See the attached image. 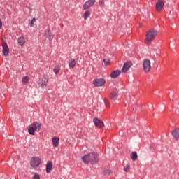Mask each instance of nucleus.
<instances>
[{"instance_id": "20e7f679", "label": "nucleus", "mask_w": 179, "mask_h": 179, "mask_svg": "<svg viewBox=\"0 0 179 179\" xmlns=\"http://www.w3.org/2000/svg\"><path fill=\"white\" fill-rule=\"evenodd\" d=\"M30 164L31 167H38L41 164V159L38 157H33L31 158Z\"/></svg>"}, {"instance_id": "2f4dec72", "label": "nucleus", "mask_w": 179, "mask_h": 179, "mask_svg": "<svg viewBox=\"0 0 179 179\" xmlns=\"http://www.w3.org/2000/svg\"><path fill=\"white\" fill-rule=\"evenodd\" d=\"M103 62L105 65H107V64H110V59H104Z\"/></svg>"}, {"instance_id": "7c9ffc66", "label": "nucleus", "mask_w": 179, "mask_h": 179, "mask_svg": "<svg viewBox=\"0 0 179 179\" xmlns=\"http://www.w3.org/2000/svg\"><path fill=\"white\" fill-rule=\"evenodd\" d=\"M99 6H101V8H103V6H104V0H100L99 1Z\"/></svg>"}, {"instance_id": "4468645a", "label": "nucleus", "mask_w": 179, "mask_h": 179, "mask_svg": "<svg viewBox=\"0 0 179 179\" xmlns=\"http://www.w3.org/2000/svg\"><path fill=\"white\" fill-rule=\"evenodd\" d=\"M172 136H173V138H175V139H176V141H178L179 139V128H176L175 129H173L171 132Z\"/></svg>"}, {"instance_id": "2eb2a0df", "label": "nucleus", "mask_w": 179, "mask_h": 179, "mask_svg": "<svg viewBox=\"0 0 179 179\" xmlns=\"http://www.w3.org/2000/svg\"><path fill=\"white\" fill-rule=\"evenodd\" d=\"M52 170V162L48 161L46 164V173H50Z\"/></svg>"}, {"instance_id": "c756f323", "label": "nucleus", "mask_w": 179, "mask_h": 179, "mask_svg": "<svg viewBox=\"0 0 179 179\" xmlns=\"http://www.w3.org/2000/svg\"><path fill=\"white\" fill-rule=\"evenodd\" d=\"M33 179H40V175L38 173H35L33 176Z\"/></svg>"}, {"instance_id": "f704fd0d", "label": "nucleus", "mask_w": 179, "mask_h": 179, "mask_svg": "<svg viewBox=\"0 0 179 179\" xmlns=\"http://www.w3.org/2000/svg\"><path fill=\"white\" fill-rule=\"evenodd\" d=\"M150 149H153V147H152V146H150Z\"/></svg>"}, {"instance_id": "f3484780", "label": "nucleus", "mask_w": 179, "mask_h": 179, "mask_svg": "<svg viewBox=\"0 0 179 179\" xmlns=\"http://www.w3.org/2000/svg\"><path fill=\"white\" fill-rule=\"evenodd\" d=\"M110 100H113L114 101H115V100L118 99V92H112L110 95Z\"/></svg>"}, {"instance_id": "7ed1b4c3", "label": "nucleus", "mask_w": 179, "mask_h": 179, "mask_svg": "<svg viewBox=\"0 0 179 179\" xmlns=\"http://www.w3.org/2000/svg\"><path fill=\"white\" fill-rule=\"evenodd\" d=\"M152 66H150V60L149 59H145L143 62V69L145 73H149Z\"/></svg>"}, {"instance_id": "9b49d317", "label": "nucleus", "mask_w": 179, "mask_h": 179, "mask_svg": "<svg viewBox=\"0 0 179 179\" xmlns=\"http://www.w3.org/2000/svg\"><path fill=\"white\" fill-rule=\"evenodd\" d=\"M131 66H132V62L131 61L124 62L123 67L122 69V72H127L129 68H131Z\"/></svg>"}, {"instance_id": "5701e85b", "label": "nucleus", "mask_w": 179, "mask_h": 179, "mask_svg": "<svg viewBox=\"0 0 179 179\" xmlns=\"http://www.w3.org/2000/svg\"><path fill=\"white\" fill-rule=\"evenodd\" d=\"M22 83L23 85H27L29 83V76H24L22 79Z\"/></svg>"}, {"instance_id": "412c9836", "label": "nucleus", "mask_w": 179, "mask_h": 179, "mask_svg": "<svg viewBox=\"0 0 179 179\" xmlns=\"http://www.w3.org/2000/svg\"><path fill=\"white\" fill-rule=\"evenodd\" d=\"M27 129H28V132H29V135H35L36 134V130L31 126H29Z\"/></svg>"}, {"instance_id": "f257e3e1", "label": "nucleus", "mask_w": 179, "mask_h": 179, "mask_svg": "<svg viewBox=\"0 0 179 179\" xmlns=\"http://www.w3.org/2000/svg\"><path fill=\"white\" fill-rule=\"evenodd\" d=\"M82 160L84 162L85 164H89V163L97 164L100 160V155L95 152H90L82 157Z\"/></svg>"}, {"instance_id": "cd10ccee", "label": "nucleus", "mask_w": 179, "mask_h": 179, "mask_svg": "<svg viewBox=\"0 0 179 179\" xmlns=\"http://www.w3.org/2000/svg\"><path fill=\"white\" fill-rule=\"evenodd\" d=\"M103 173H104L105 176L107 175V174H108V176H110V174H113V171L110 169L105 170L103 171Z\"/></svg>"}, {"instance_id": "0eeeda50", "label": "nucleus", "mask_w": 179, "mask_h": 179, "mask_svg": "<svg viewBox=\"0 0 179 179\" xmlns=\"http://www.w3.org/2000/svg\"><path fill=\"white\" fill-rule=\"evenodd\" d=\"M93 122L97 128H99L100 129H101V128H104V122L100 120V119L94 117L93 119Z\"/></svg>"}, {"instance_id": "f8f14e48", "label": "nucleus", "mask_w": 179, "mask_h": 179, "mask_svg": "<svg viewBox=\"0 0 179 179\" xmlns=\"http://www.w3.org/2000/svg\"><path fill=\"white\" fill-rule=\"evenodd\" d=\"M31 126L36 132H40V129H41V123L38 122H34L31 124Z\"/></svg>"}, {"instance_id": "473e14b6", "label": "nucleus", "mask_w": 179, "mask_h": 179, "mask_svg": "<svg viewBox=\"0 0 179 179\" xmlns=\"http://www.w3.org/2000/svg\"><path fill=\"white\" fill-rule=\"evenodd\" d=\"M0 29H2V21L0 20Z\"/></svg>"}, {"instance_id": "dca6fc26", "label": "nucleus", "mask_w": 179, "mask_h": 179, "mask_svg": "<svg viewBox=\"0 0 179 179\" xmlns=\"http://www.w3.org/2000/svg\"><path fill=\"white\" fill-rule=\"evenodd\" d=\"M52 143H53V146H55V148H58V146H59V138L53 137L52 138Z\"/></svg>"}, {"instance_id": "ddd939ff", "label": "nucleus", "mask_w": 179, "mask_h": 179, "mask_svg": "<svg viewBox=\"0 0 179 179\" xmlns=\"http://www.w3.org/2000/svg\"><path fill=\"white\" fill-rule=\"evenodd\" d=\"M120 75H121V70H115L110 73V76L112 79H116Z\"/></svg>"}, {"instance_id": "a211bd4d", "label": "nucleus", "mask_w": 179, "mask_h": 179, "mask_svg": "<svg viewBox=\"0 0 179 179\" xmlns=\"http://www.w3.org/2000/svg\"><path fill=\"white\" fill-rule=\"evenodd\" d=\"M45 37H46V38H49L50 41L52 40L53 38L52 34H51V31H50V29L45 31Z\"/></svg>"}, {"instance_id": "9d476101", "label": "nucleus", "mask_w": 179, "mask_h": 179, "mask_svg": "<svg viewBox=\"0 0 179 179\" xmlns=\"http://www.w3.org/2000/svg\"><path fill=\"white\" fill-rule=\"evenodd\" d=\"M2 48H3V54L4 57H8V55H9V47L8 46V44H6V42L2 43Z\"/></svg>"}, {"instance_id": "1a4fd4ad", "label": "nucleus", "mask_w": 179, "mask_h": 179, "mask_svg": "<svg viewBox=\"0 0 179 179\" xmlns=\"http://www.w3.org/2000/svg\"><path fill=\"white\" fill-rule=\"evenodd\" d=\"M163 8H164V2H163V1L162 0H159L155 4V9L157 12L162 11V9H163Z\"/></svg>"}, {"instance_id": "423d86ee", "label": "nucleus", "mask_w": 179, "mask_h": 179, "mask_svg": "<svg viewBox=\"0 0 179 179\" xmlns=\"http://www.w3.org/2000/svg\"><path fill=\"white\" fill-rule=\"evenodd\" d=\"M93 85L95 87H100L106 85V80L104 78H96L94 80Z\"/></svg>"}, {"instance_id": "6ab92c4d", "label": "nucleus", "mask_w": 179, "mask_h": 179, "mask_svg": "<svg viewBox=\"0 0 179 179\" xmlns=\"http://www.w3.org/2000/svg\"><path fill=\"white\" fill-rule=\"evenodd\" d=\"M17 42H18L19 45H20V46L24 45V43H26V39H24V37L21 36V37L18 38Z\"/></svg>"}, {"instance_id": "393cba45", "label": "nucleus", "mask_w": 179, "mask_h": 179, "mask_svg": "<svg viewBox=\"0 0 179 179\" xmlns=\"http://www.w3.org/2000/svg\"><path fill=\"white\" fill-rule=\"evenodd\" d=\"M104 103H105L106 107H108V108H110V101L108 100V99L105 98Z\"/></svg>"}, {"instance_id": "f03ea898", "label": "nucleus", "mask_w": 179, "mask_h": 179, "mask_svg": "<svg viewBox=\"0 0 179 179\" xmlns=\"http://www.w3.org/2000/svg\"><path fill=\"white\" fill-rule=\"evenodd\" d=\"M157 36V30L151 29H150L145 35V38L148 43H150L151 41H153Z\"/></svg>"}, {"instance_id": "a878e982", "label": "nucleus", "mask_w": 179, "mask_h": 179, "mask_svg": "<svg viewBox=\"0 0 179 179\" xmlns=\"http://www.w3.org/2000/svg\"><path fill=\"white\" fill-rule=\"evenodd\" d=\"M131 170V166L129 164H127L124 167V171H125V173H128V171H129Z\"/></svg>"}, {"instance_id": "72a5a7b5", "label": "nucleus", "mask_w": 179, "mask_h": 179, "mask_svg": "<svg viewBox=\"0 0 179 179\" xmlns=\"http://www.w3.org/2000/svg\"><path fill=\"white\" fill-rule=\"evenodd\" d=\"M139 27L140 28L142 27V24H139Z\"/></svg>"}, {"instance_id": "4be33fe9", "label": "nucleus", "mask_w": 179, "mask_h": 179, "mask_svg": "<svg viewBox=\"0 0 179 179\" xmlns=\"http://www.w3.org/2000/svg\"><path fill=\"white\" fill-rule=\"evenodd\" d=\"M69 66L70 68H75V66H76L75 59H71V61L69 62Z\"/></svg>"}, {"instance_id": "c85d7f7f", "label": "nucleus", "mask_w": 179, "mask_h": 179, "mask_svg": "<svg viewBox=\"0 0 179 179\" xmlns=\"http://www.w3.org/2000/svg\"><path fill=\"white\" fill-rule=\"evenodd\" d=\"M36 22V18H33L31 21V22L29 23V26L30 27H33V26H34V22Z\"/></svg>"}, {"instance_id": "aec40b11", "label": "nucleus", "mask_w": 179, "mask_h": 179, "mask_svg": "<svg viewBox=\"0 0 179 179\" xmlns=\"http://www.w3.org/2000/svg\"><path fill=\"white\" fill-rule=\"evenodd\" d=\"M131 160L135 162V160H138V153L136 152H132L130 155Z\"/></svg>"}, {"instance_id": "39448f33", "label": "nucleus", "mask_w": 179, "mask_h": 179, "mask_svg": "<svg viewBox=\"0 0 179 179\" xmlns=\"http://www.w3.org/2000/svg\"><path fill=\"white\" fill-rule=\"evenodd\" d=\"M47 85H48V76H43V78H40L38 79V85L42 87V89H44V87H47Z\"/></svg>"}, {"instance_id": "b1692460", "label": "nucleus", "mask_w": 179, "mask_h": 179, "mask_svg": "<svg viewBox=\"0 0 179 179\" xmlns=\"http://www.w3.org/2000/svg\"><path fill=\"white\" fill-rule=\"evenodd\" d=\"M84 20H87L88 17H90V11L87 10L83 15Z\"/></svg>"}, {"instance_id": "6e6552de", "label": "nucleus", "mask_w": 179, "mask_h": 179, "mask_svg": "<svg viewBox=\"0 0 179 179\" xmlns=\"http://www.w3.org/2000/svg\"><path fill=\"white\" fill-rule=\"evenodd\" d=\"M94 3H96V0H88L84 3L83 10H87V9L91 8V6H93Z\"/></svg>"}, {"instance_id": "bb28decb", "label": "nucleus", "mask_w": 179, "mask_h": 179, "mask_svg": "<svg viewBox=\"0 0 179 179\" xmlns=\"http://www.w3.org/2000/svg\"><path fill=\"white\" fill-rule=\"evenodd\" d=\"M53 72L55 73V75H57L59 72V68L58 67V66L53 69Z\"/></svg>"}, {"instance_id": "c9c22d12", "label": "nucleus", "mask_w": 179, "mask_h": 179, "mask_svg": "<svg viewBox=\"0 0 179 179\" xmlns=\"http://www.w3.org/2000/svg\"><path fill=\"white\" fill-rule=\"evenodd\" d=\"M156 55H157V52H156Z\"/></svg>"}]
</instances>
